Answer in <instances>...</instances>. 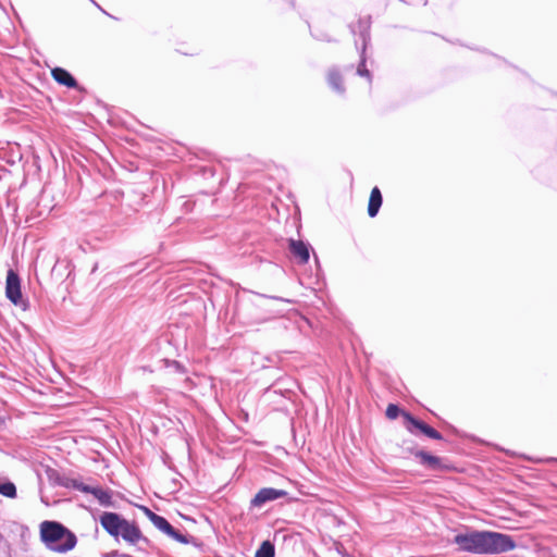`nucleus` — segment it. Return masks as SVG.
<instances>
[{
  "mask_svg": "<svg viewBox=\"0 0 557 557\" xmlns=\"http://www.w3.org/2000/svg\"><path fill=\"white\" fill-rule=\"evenodd\" d=\"M289 250L295 258L298 259L299 263H307L309 260V247L301 240H289Z\"/></svg>",
  "mask_w": 557,
  "mask_h": 557,
  "instance_id": "nucleus-8",
  "label": "nucleus"
},
{
  "mask_svg": "<svg viewBox=\"0 0 557 557\" xmlns=\"http://www.w3.org/2000/svg\"><path fill=\"white\" fill-rule=\"evenodd\" d=\"M91 495L95 496V498L98 499L100 505L104 507H111L113 506L112 502V493L109 490H103L101 487H96L95 491H91Z\"/></svg>",
  "mask_w": 557,
  "mask_h": 557,
  "instance_id": "nucleus-12",
  "label": "nucleus"
},
{
  "mask_svg": "<svg viewBox=\"0 0 557 557\" xmlns=\"http://www.w3.org/2000/svg\"><path fill=\"white\" fill-rule=\"evenodd\" d=\"M99 522L111 536L114 539L122 537L131 545H136L144 540L139 528L119 513L106 511L100 516Z\"/></svg>",
  "mask_w": 557,
  "mask_h": 557,
  "instance_id": "nucleus-3",
  "label": "nucleus"
},
{
  "mask_svg": "<svg viewBox=\"0 0 557 557\" xmlns=\"http://www.w3.org/2000/svg\"><path fill=\"white\" fill-rule=\"evenodd\" d=\"M97 486H90V485H85L83 484L81 487H79V491L84 492V493H88V494H91V491H95Z\"/></svg>",
  "mask_w": 557,
  "mask_h": 557,
  "instance_id": "nucleus-18",
  "label": "nucleus"
},
{
  "mask_svg": "<svg viewBox=\"0 0 557 557\" xmlns=\"http://www.w3.org/2000/svg\"><path fill=\"white\" fill-rule=\"evenodd\" d=\"M146 513L157 529H159L160 531H162L163 533H165L166 535H169L170 537L174 539L180 543H187L186 537L180 532H177L165 518L152 512L147 508Z\"/></svg>",
  "mask_w": 557,
  "mask_h": 557,
  "instance_id": "nucleus-5",
  "label": "nucleus"
},
{
  "mask_svg": "<svg viewBox=\"0 0 557 557\" xmlns=\"http://www.w3.org/2000/svg\"><path fill=\"white\" fill-rule=\"evenodd\" d=\"M399 414V408L396 406V405H388L387 409H386V416L387 418L389 419H396Z\"/></svg>",
  "mask_w": 557,
  "mask_h": 557,
  "instance_id": "nucleus-17",
  "label": "nucleus"
},
{
  "mask_svg": "<svg viewBox=\"0 0 557 557\" xmlns=\"http://www.w3.org/2000/svg\"><path fill=\"white\" fill-rule=\"evenodd\" d=\"M40 540L48 549L60 554L72 550L77 544L76 535L57 521L40 523Z\"/></svg>",
  "mask_w": 557,
  "mask_h": 557,
  "instance_id": "nucleus-2",
  "label": "nucleus"
},
{
  "mask_svg": "<svg viewBox=\"0 0 557 557\" xmlns=\"http://www.w3.org/2000/svg\"><path fill=\"white\" fill-rule=\"evenodd\" d=\"M256 557H274V546L269 541H265L256 552Z\"/></svg>",
  "mask_w": 557,
  "mask_h": 557,
  "instance_id": "nucleus-15",
  "label": "nucleus"
},
{
  "mask_svg": "<svg viewBox=\"0 0 557 557\" xmlns=\"http://www.w3.org/2000/svg\"><path fill=\"white\" fill-rule=\"evenodd\" d=\"M286 492L283 490H276L273 487L261 488L255 497L251 499L252 507H261L265 503L282 498L286 496Z\"/></svg>",
  "mask_w": 557,
  "mask_h": 557,
  "instance_id": "nucleus-7",
  "label": "nucleus"
},
{
  "mask_svg": "<svg viewBox=\"0 0 557 557\" xmlns=\"http://www.w3.org/2000/svg\"><path fill=\"white\" fill-rule=\"evenodd\" d=\"M327 82L330 86L338 94H343L345 91L342 77L339 73L335 70H331L327 74Z\"/></svg>",
  "mask_w": 557,
  "mask_h": 557,
  "instance_id": "nucleus-13",
  "label": "nucleus"
},
{
  "mask_svg": "<svg viewBox=\"0 0 557 557\" xmlns=\"http://www.w3.org/2000/svg\"><path fill=\"white\" fill-rule=\"evenodd\" d=\"M361 38H362V54H361V62L358 66V70H357V73L360 75V76H366L370 79V73L369 71L366 69V60H364V57H363V52H364V49H366V46H367V42H368V34L366 32L361 33Z\"/></svg>",
  "mask_w": 557,
  "mask_h": 557,
  "instance_id": "nucleus-14",
  "label": "nucleus"
},
{
  "mask_svg": "<svg viewBox=\"0 0 557 557\" xmlns=\"http://www.w3.org/2000/svg\"><path fill=\"white\" fill-rule=\"evenodd\" d=\"M0 494L9 498H14L16 496L15 485L9 481L0 482Z\"/></svg>",
  "mask_w": 557,
  "mask_h": 557,
  "instance_id": "nucleus-16",
  "label": "nucleus"
},
{
  "mask_svg": "<svg viewBox=\"0 0 557 557\" xmlns=\"http://www.w3.org/2000/svg\"><path fill=\"white\" fill-rule=\"evenodd\" d=\"M454 543L462 552L479 555L502 554L516 547V543L510 535L492 531L459 533L454 537Z\"/></svg>",
  "mask_w": 557,
  "mask_h": 557,
  "instance_id": "nucleus-1",
  "label": "nucleus"
},
{
  "mask_svg": "<svg viewBox=\"0 0 557 557\" xmlns=\"http://www.w3.org/2000/svg\"><path fill=\"white\" fill-rule=\"evenodd\" d=\"M382 206V194L377 187L372 188L370 198H369V205H368V214L371 218H374L380 208Z\"/></svg>",
  "mask_w": 557,
  "mask_h": 557,
  "instance_id": "nucleus-10",
  "label": "nucleus"
},
{
  "mask_svg": "<svg viewBox=\"0 0 557 557\" xmlns=\"http://www.w3.org/2000/svg\"><path fill=\"white\" fill-rule=\"evenodd\" d=\"M5 295L8 299L15 306L24 310L27 308V302L23 299L22 296L20 277L12 270H10L7 274Z\"/></svg>",
  "mask_w": 557,
  "mask_h": 557,
  "instance_id": "nucleus-4",
  "label": "nucleus"
},
{
  "mask_svg": "<svg viewBox=\"0 0 557 557\" xmlns=\"http://www.w3.org/2000/svg\"><path fill=\"white\" fill-rule=\"evenodd\" d=\"M405 419L408 422L407 429L411 433H416V431H420L424 435H426L430 438L434 440H442L441 433H438L435 429L431 428L430 425L425 424L424 422L413 418L409 413H404Z\"/></svg>",
  "mask_w": 557,
  "mask_h": 557,
  "instance_id": "nucleus-6",
  "label": "nucleus"
},
{
  "mask_svg": "<svg viewBox=\"0 0 557 557\" xmlns=\"http://www.w3.org/2000/svg\"><path fill=\"white\" fill-rule=\"evenodd\" d=\"M418 458H420V462L426 466L430 469L437 470L442 469V460L441 458L430 455L425 451H418L416 454Z\"/></svg>",
  "mask_w": 557,
  "mask_h": 557,
  "instance_id": "nucleus-11",
  "label": "nucleus"
},
{
  "mask_svg": "<svg viewBox=\"0 0 557 557\" xmlns=\"http://www.w3.org/2000/svg\"><path fill=\"white\" fill-rule=\"evenodd\" d=\"M51 75L53 79L60 85L66 86L69 88L77 87L76 79L66 70L62 67L52 69Z\"/></svg>",
  "mask_w": 557,
  "mask_h": 557,
  "instance_id": "nucleus-9",
  "label": "nucleus"
}]
</instances>
